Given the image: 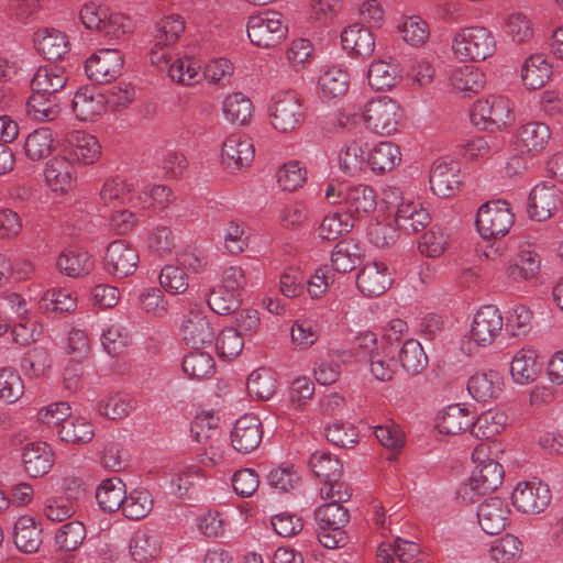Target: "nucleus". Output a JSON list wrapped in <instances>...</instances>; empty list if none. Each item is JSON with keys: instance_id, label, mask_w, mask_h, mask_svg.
Listing matches in <instances>:
<instances>
[{"instance_id": "79ce46f5", "label": "nucleus", "mask_w": 563, "mask_h": 563, "mask_svg": "<svg viewBox=\"0 0 563 563\" xmlns=\"http://www.w3.org/2000/svg\"><path fill=\"white\" fill-rule=\"evenodd\" d=\"M247 391L256 400H268L276 393V373L267 367L253 371L247 378Z\"/></svg>"}, {"instance_id": "c85d7f7f", "label": "nucleus", "mask_w": 563, "mask_h": 563, "mask_svg": "<svg viewBox=\"0 0 563 563\" xmlns=\"http://www.w3.org/2000/svg\"><path fill=\"white\" fill-rule=\"evenodd\" d=\"M402 78V68L395 59L373 62L367 71L369 86L376 91L394 88Z\"/></svg>"}, {"instance_id": "1a4fd4ad", "label": "nucleus", "mask_w": 563, "mask_h": 563, "mask_svg": "<svg viewBox=\"0 0 563 563\" xmlns=\"http://www.w3.org/2000/svg\"><path fill=\"white\" fill-rule=\"evenodd\" d=\"M512 505L523 514L538 515L549 506L551 492L540 481L518 483L511 495Z\"/></svg>"}, {"instance_id": "a211bd4d", "label": "nucleus", "mask_w": 563, "mask_h": 563, "mask_svg": "<svg viewBox=\"0 0 563 563\" xmlns=\"http://www.w3.org/2000/svg\"><path fill=\"white\" fill-rule=\"evenodd\" d=\"M391 285V277L386 264L373 262L366 264L357 274L356 286L367 297L383 295Z\"/></svg>"}, {"instance_id": "a19ab883", "label": "nucleus", "mask_w": 563, "mask_h": 563, "mask_svg": "<svg viewBox=\"0 0 563 563\" xmlns=\"http://www.w3.org/2000/svg\"><path fill=\"white\" fill-rule=\"evenodd\" d=\"M452 88L464 97H471L479 92L486 82L485 74L470 65H465L452 71L450 77Z\"/></svg>"}, {"instance_id": "bb28decb", "label": "nucleus", "mask_w": 563, "mask_h": 563, "mask_svg": "<svg viewBox=\"0 0 563 563\" xmlns=\"http://www.w3.org/2000/svg\"><path fill=\"white\" fill-rule=\"evenodd\" d=\"M346 213L354 217H362L375 211L377 206V194L374 188L367 185H356L345 189L344 200Z\"/></svg>"}, {"instance_id": "338daca9", "label": "nucleus", "mask_w": 563, "mask_h": 563, "mask_svg": "<svg viewBox=\"0 0 563 563\" xmlns=\"http://www.w3.org/2000/svg\"><path fill=\"white\" fill-rule=\"evenodd\" d=\"M325 437L329 442L342 449H353L358 443V431L345 422H334L325 428Z\"/></svg>"}, {"instance_id": "4468645a", "label": "nucleus", "mask_w": 563, "mask_h": 563, "mask_svg": "<svg viewBox=\"0 0 563 563\" xmlns=\"http://www.w3.org/2000/svg\"><path fill=\"white\" fill-rule=\"evenodd\" d=\"M263 439V426L254 415L240 417L231 431V443L239 453L247 454L256 450Z\"/></svg>"}, {"instance_id": "9d476101", "label": "nucleus", "mask_w": 563, "mask_h": 563, "mask_svg": "<svg viewBox=\"0 0 563 563\" xmlns=\"http://www.w3.org/2000/svg\"><path fill=\"white\" fill-rule=\"evenodd\" d=\"M123 65L124 58L120 51L106 48L86 60L85 73L97 84H108L121 76Z\"/></svg>"}, {"instance_id": "dca6fc26", "label": "nucleus", "mask_w": 563, "mask_h": 563, "mask_svg": "<svg viewBox=\"0 0 563 563\" xmlns=\"http://www.w3.org/2000/svg\"><path fill=\"white\" fill-rule=\"evenodd\" d=\"M510 509L499 497H490L479 505L477 519L481 528L487 534L503 532L509 523Z\"/></svg>"}, {"instance_id": "423d86ee", "label": "nucleus", "mask_w": 563, "mask_h": 563, "mask_svg": "<svg viewBox=\"0 0 563 563\" xmlns=\"http://www.w3.org/2000/svg\"><path fill=\"white\" fill-rule=\"evenodd\" d=\"M504 327V319L496 306H483L475 314L470 330V340L462 345V350L473 353L475 346H488L494 343Z\"/></svg>"}, {"instance_id": "aec40b11", "label": "nucleus", "mask_w": 563, "mask_h": 563, "mask_svg": "<svg viewBox=\"0 0 563 563\" xmlns=\"http://www.w3.org/2000/svg\"><path fill=\"white\" fill-rule=\"evenodd\" d=\"M24 471L33 478L46 475L55 463V454L46 442H32L22 453Z\"/></svg>"}, {"instance_id": "f03ea898", "label": "nucleus", "mask_w": 563, "mask_h": 563, "mask_svg": "<svg viewBox=\"0 0 563 563\" xmlns=\"http://www.w3.org/2000/svg\"><path fill=\"white\" fill-rule=\"evenodd\" d=\"M452 48L462 62H482L494 55L496 41L487 27L468 26L456 32Z\"/></svg>"}, {"instance_id": "4c0bfd02", "label": "nucleus", "mask_w": 563, "mask_h": 563, "mask_svg": "<svg viewBox=\"0 0 563 563\" xmlns=\"http://www.w3.org/2000/svg\"><path fill=\"white\" fill-rule=\"evenodd\" d=\"M125 484L119 477L107 478L101 482L96 490V499L99 507L106 512L122 510L125 498Z\"/></svg>"}, {"instance_id": "13d9d810", "label": "nucleus", "mask_w": 563, "mask_h": 563, "mask_svg": "<svg viewBox=\"0 0 563 563\" xmlns=\"http://www.w3.org/2000/svg\"><path fill=\"white\" fill-rule=\"evenodd\" d=\"M243 345L244 340L234 328L223 329L216 339L217 353L222 360H232L240 355Z\"/></svg>"}, {"instance_id": "69168bd1", "label": "nucleus", "mask_w": 563, "mask_h": 563, "mask_svg": "<svg viewBox=\"0 0 563 563\" xmlns=\"http://www.w3.org/2000/svg\"><path fill=\"white\" fill-rule=\"evenodd\" d=\"M86 538V528L80 521H70L63 525L55 536V542L60 550L74 551Z\"/></svg>"}, {"instance_id": "37998d69", "label": "nucleus", "mask_w": 563, "mask_h": 563, "mask_svg": "<svg viewBox=\"0 0 563 563\" xmlns=\"http://www.w3.org/2000/svg\"><path fill=\"white\" fill-rule=\"evenodd\" d=\"M349 82L347 73L333 66L320 75L318 86L323 98L334 99L345 95Z\"/></svg>"}, {"instance_id": "b1692460", "label": "nucleus", "mask_w": 563, "mask_h": 563, "mask_svg": "<svg viewBox=\"0 0 563 563\" xmlns=\"http://www.w3.org/2000/svg\"><path fill=\"white\" fill-rule=\"evenodd\" d=\"M503 387L504 378L497 371L475 373L467 382L470 395L479 402L498 398Z\"/></svg>"}, {"instance_id": "20e7f679", "label": "nucleus", "mask_w": 563, "mask_h": 563, "mask_svg": "<svg viewBox=\"0 0 563 563\" xmlns=\"http://www.w3.org/2000/svg\"><path fill=\"white\" fill-rule=\"evenodd\" d=\"M273 126L280 132L297 129L305 119L299 95L294 90L276 92L268 107Z\"/></svg>"}, {"instance_id": "052dcab7", "label": "nucleus", "mask_w": 563, "mask_h": 563, "mask_svg": "<svg viewBox=\"0 0 563 563\" xmlns=\"http://www.w3.org/2000/svg\"><path fill=\"white\" fill-rule=\"evenodd\" d=\"M369 363L371 372L376 379L382 382L390 380L396 365L393 345L385 346L382 351H372Z\"/></svg>"}, {"instance_id": "bf43d9fd", "label": "nucleus", "mask_w": 563, "mask_h": 563, "mask_svg": "<svg viewBox=\"0 0 563 563\" xmlns=\"http://www.w3.org/2000/svg\"><path fill=\"white\" fill-rule=\"evenodd\" d=\"M219 417L213 412H201L191 422L190 432L198 443H207L209 439L220 435Z\"/></svg>"}, {"instance_id": "0eeeda50", "label": "nucleus", "mask_w": 563, "mask_h": 563, "mask_svg": "<svg viewBox=\"0 0 563 563\" xmlns=\"http://www.w3.org/2000/svg\"><path fill=\"white\" fill-rule=\"evenodd\" d=\"M470 118L473 124L482 130H500L510 119L509 101L501 96L477 100L470 110Z\"/></svg>"}, {"instance_id": "603ef678", "label": "nucleus", "mask_w": 563, "mask_h": 563, "mask_svg": "<svg viewBox=\"0 0 563 563\" xmlns=\"http://www.w3.org/2000/svg\"><path fill=\"white\" fill-rule=\"evenodd\" d=\"M241 302L240 292L220 286L211 289L207 299L209 308L221 316L234 313L240 308Z\"/></svg>"}, {"instance_id": "680f3d73", "label": "nucleus", "mask_w": 563, "mask_h": 563, "mask_svg": "<svg viewBox=\"0 0 563 563\" xmlns=\"http://www.w3.org/2000/svg\"><path fill=\"white\" fill-rule=\"evenodd\" d=\"M364 148L361 140H351L344 144L339 155L340 168L350 175L360 172L364 164Z\"/></svg>"}, {"instance_id": "393cba45", "label": "nucleus", "mask_w": 563, "mask_h": 563, "mask_svg": "<svg viewBox=\"0 0 563 563\" xmlns=\"http://www.w3.org/2000/svg\"><path fill=\"white\" fill-rule=\"evenodd\" d=\"M342 47L357 57L367 58L375 49V37L369 27L362 24L346 26L341 33Z\"/></svg>"}, {"instance_id": "f704fd0d", "label": "nucleus", "mask_w": 563, "mask_h": 563, "mask_svg": "<svg viewBox=\"0 0 563 563\" xmlns=\"http://www.w3.org/2000/svg\"><path fill=\"white\" fill-rule=\"evenodd\" d=\"M27 115L37 121H53L60 113L59 93L48 95L43 91H32L26 102Z\"/></svg>"}, {"instance_id": "412c9836", "label": "nucleus", "mask_w": 563, "mask_h": 563, "mask_svg": "<svg viewBox=\"0 0 563 563\" xmlns=\"http://www.w3.org/2000/svg\"><path fill=\"white\" fill-rule=\"evenodd\" d=\"M76 117L81 121H95L107 107V99L95 86L81 87L71 101Z\"/></svg>"}, {"instance_id": "09e8293b", "label": "nucleus", "mask_w": 563, "mask_h": 563, "mask_svg": "<svg viewBox=\"0 0 563 563\" xmlns=\"http://www.w3.org/2000/svg\"><path fill=\"white\" fill-rule=\"evenodd\" d=\"M201 349H192L183 360V369L190 378L202 379L214 372L213 357Z\"/></svg>"}, {"instance_id": "7ed1b4c3", "label": "nucleus", "mask_w": 563, "mask_h": 563, "mask_svg": "<svg viewBox=\"0 0 563 563\" xmlns=\"http://www.w3.org/2000/svg\"><path fill=\"white\" fill-rule=\"evenodd\" d=\"M515 223V214L506 200H492L482 205L475 224L481 236L489 241L505 236Z\"/></svg>"}, {"instance_id": "5701e85b", "label": "nucleus", "mask_w": 563, "mask_h": 563, "mask_svg": "<svg viewBox=\"0 0 563 563\" xmlns=\"http://www.w3.org/2000/svg\"><path fill=\"white\" fill-rule=\"evenodd\" d=\"M37 52L48 60H63L69 53V42L65 33L56 29H41L34 34Z\"/></svg>"}, {"instance_id": "f257e3e1", "label": "nucleus", "mask_w": 563, "mask_h": 563, "mask_svg": "<svg viewBox=\"0 0 563 563\" xmlns=\"http://www.w3.org/2000/svg\"><path fill=\"white\" fill-rule=\"evenodd\" d=\"M487 446L481 444L472 453L475 467L466 483L456 490V499L461 504H475L482 496L496 490L503 483L505 471L500 463L486 459Z\"/></svg>"}, {"instance_id": "2eb2a0df", "label": "nucleus", "mask_w": 563, "mask_h": 563, "mask_svg": "<svg viewBox=\"0 0 563 563\" xmlns=\"http://www.w3.org/2000/svg\"><path fill=\"white\" fill-rule=\"evenodd\" d=\"M254 145L246 136L231 134L222 144V164L231 173L247 166L254 159Z\"/></svg>"}, {"instance_id": "6e6552de", "label": "nucleus", "mask_w": 563, "mask_h": 563, "mask_svg": "<svg viewBox=\"0 0 563 563\" xmlns=\"http://www.w3.org/2000/svg\"><path fill=\"white\" fill-rule=\"evenodd\" d=\"M399 104L387 97H382L368 101L362 118L367 126L375 133L390 135L398 130L400 121Z\"/></svg>"}, {"instance_id": "774afa93", "label": "nucleus", "mask_w": 563, "mask_h": 563, "mask_svg": "<svg viewBox=\"0 0 563 563\" xmlns=\"http://www.w3.org/2000/svg\"><path fill=\"white\" fill-rule=\"evenodd\" d=\"M77 510V503L71 497L56 496L46 500L44 506L45 517L54 522H60L70 518Z\"/></svg>"}, {"instance_id": "3c124183", "label": "nucleus", "mask_w": 563, "mask_h": 563, "mask_svg": "<svg viewBox=\"0 0 563 563\" xmlns=\"http://www.w3.org/2000/svg\"><path fill=\"white\" fill-rule=\"evenodd\" d=\"M153 508V498L146 489H134L125 498L122 505V514L131 520L145 518Z\"/></svg>"}, {"instance_id": "7c9ffc66", "label": "nucleus", "mask_w": 563, "mask_h": 563, "mask_svg": "<svg viewBox=\"0 0 563 563\" xmlns=\"http://www.w3.org/2000/svg\"><path fill=\"white\" fill-rule=\"evenodd\" d=\"M59 272L68 277L79 278L88 275L95 266L91 255L82 249H66L56 261Z\"/></svg>"}, {"instance_id": "ea45409f", "label": "nucleus", "mask_w": 563, "mask_h": 563, "mask_svg": "<svg viewBox=\"0 0 563 563\" xmlns=\"http://www.w3.org/2000/svg\"><path fill=\"white\" fill-rule=\"evenodd\" d=\"M367 164L373 172L384 174L393 170L401 162V153L393 142L384 141L376 144L368 153Z\"/></svg>"}, {"instance_id": "e2e57ef3", "label": "nucleus", "mask_w": 563, "mask_h": 563, "mask_svg": "<svg viewBox=\"0 0 563 563\" xmlns=\"http://www.w3.org/2000/svg\"><path fill=\"white\" fill-rule=\"evenodd\" d=\"M521 547L522 543L516 536L507 533L494 542L490 556L498 563H510L520 556Z\"/></svg>"}, {"instance_id": "a18cd8bd", "label": "nucleus", "mask_w": 563, "mask_h": 563, "mask_svg": "<svg viewBox=\"0 0 563 563\" xmlns=\"http://www.w3.org/2000/svg\"><path fill=\"white\" fill-rule=\"evenodd\" d=\"M507 417L501 412L488 410L474 417L471 433L481 440H490L499 434L506 426Z\"/></svg>"}, {"instance_id": "9b49d317", "label": "nucleus", "mask_w": 563, "mask_h": 563, "mask_svg": "<svg viewBox=\"0 0 563 563\" xmlns=\"http://www.w3.org/2000/svg\"><path fill=\"white\" fill-rule=\"evenodd\" d=\"M180 333L183 341L191 349L205 347L214 340V329L205 310L195 306L184 317Z\"/></svg>"}, {"instance_id": "c756f323", "label": "nucleus", "mask_w": 563, "mask_h": 563, "mask_svg": "<svg viewBox=\"0 0 563 563\" xmlns=\"http://www.w3.org/2000/svg\"><path fill=\"white\" fill-rule=\"evenodd\" d=\"M364 255V249L354 239L339 241L331 254V266L338 273H349L356 268Z\"/></svg>"}, {"instance_id": "2f4dec72", "label": "nucleus", "mask_w": 563, "mask_h": 563, "mask_svg": "<svg viewBox=\"0 0 563 563\" xmlns=\"http://www.w3.org/2000/svg\"><path fill=\"white\" fill-rule=\"evenodd\" d=\"M13 541L21 552L35 553L43 542L42 528L34 518L22 516L14 525Z\"/></svg>"}, {"instance_id": "f8f14e48", "label": "nucleus", "mask_w": 563, "mask_h": 563, "mask_svg": "<svg viewBox=\"0 0 563 563\" xmlns=\"http://www.w3.org/2000/svg\"><path fill=\"white\" fill-rule=\"evenodd\" d=\"M139 261V253L131 244L117 240L107 247L104 269L114 278H124L135 272Z\"/></svg>"}, {"instance_id": "5fc2aeb1", "label": "nucleus", "mask_w": 563, "mask_h": 563, "mask_svg": "<svg viewBox=\"0 0 563 563\" xmlns=\"http://www.w3.org/2000/svg\"><path fill=\"white\" fill-rule=\"evenodd\" d=\"M253 112L251 100L241 92L228 96L223 101V113L232 123L245 124Z\"/></svg>"}, {"instance_id": "de8ad7c7", "label": "nucleus", "mask_w": 563, "mask_h": 563, "mask_svg": "<svg viewBox=\"0 0 563 563\" xmlns=\"http://www.w3.org/2000/svg\"><path fill=\"white\" fill-rule=\"evenodd\" d=\"M57 433L62 441L73 444H85L95 435L92 424L82 418H69L64 421Z\"/></svg>"}, {"instance_id": "0e129e2a", "label": "nucleus", "mask_w": 563, "mask_h": 563, "mask_svg": "<svg viewBox=\"0 0 563 563\" xmlns=\"http://www.w3.org/2000/svg\"><path fill=\"white\" fill-rule=\"evenodd\" d=\"M320 527L344 528L350 520L349 510L341 504L328 503L314 512Z\"/></svg>"}, {"instance_id": "8fccbe9b", "label": "nucleus", "mask_w": 563, "mask_h": 563, "mask_svg": "<svg viewBox=\"0 0 563 563\" xmlns=\"http://www.w3.org/2000/svg\"><path fill=\"white\" fill-rule=\"evenodd\" d=\"M354 227L351 214L335 211L327 214L319 225V236L324 241H334L349 233Z\"/></svg>"}, {"instance_id": "4d7b16f0", "label": "nucleus", "mask_w": 563, "mask_h": 563, "mask_svg": "<svg viewBox=\"0 0 563 563\" xmlns=\"http://www.w3.org/2000/svg\"><path fill=\"white\" fill-rule=\"evenodd\" d=\"M200 65L190 57L174 58L167 73L172 80L183 85H194L199 82L201 75Z\"/></svg>"}, {"instance_id": "c03bdc74", "label": "nucleus", "mask_w": 563, "mask_h": 563, "mask_svg": "<svg viewBox=\"0 0 563 563\" xmlns=\"http://www.w3.org/2000/svg\"><path fill=\"white\" fill-rule=\"evenodd\" d=\"M161 545L158 537L150 530H139L130 541V553L134 561L144 563L157 556Z\"/></svg>"}, {"instance_id": "39448f33", "label": "nucleus", "mask_w": 563, "mask_h": 563, "mask_svg": "<svg viewBox=\"0 0 563 563\" xmlns=\"http://www.w3.org/2000/svg\"><path fill=\"white\" fill-rule=\"evenodd\" d=\"M246 30L251 42L258 47H273L287 35L283 14L277 11L250 16Z\"/></svg>"}, {"instance_id": "cd10ccee", "label": "nucleus", "mask_w": 563, "mask_h": 563, "mask_svg": "<svg viewBox=\"0 0 563 563\" xmlns=\"http://www.w3.org/2000/svg\"><path fill=\"white\" fill-rule=\"evenodd\" d=\"M68 80L65 66L48 64L37 68L31 80L32 91H43L48 95L60 93Z\"/></svg>"}, {"instance_id": "c9c22d12", "label": "nucleus", "mask_w": 563, "mask_h": 563, "mask_svg": "<svg viewBox=\"0 0 563 563\" xmlns=\"http://www.w3.org/2000/svg\"><path fill=\"white\" fill-rule=\"evenodd\" d=\"M474 423V413L460 405L449 406L442 416L438 417L437 428L443 434H460L471 431Z\"/></svg>"}, {"instance_id": "473e14b6", "label": "nucleus", "mask_w": 563, "mask_h": 563, "mask_svg": "<svg viewBox=\"0 0 563 563\" xmlns=\"http://www.w3.org/2000/svg\"><path fill=\"white\" fill-rule=\"evenodd\" d=\"M552 65L543 54L529 56L521 67L523 85L531 90L542 88L552 76Z\"/></svg>"}, {"instance_id": "e433bc0d", "label": "nucleus", "mask_w": 563, "mask_h": 563, "mask_svg": "<svg viewBox=\"0 0 563 563\" xmlns=\"http://www.w3.org/2000/svg\"><path fill=\"white\" fill-rule=\"evenodd\" d=\"M541 371L538 355L534 350L522 349L514 357L510 364V374L518 384H529L537 379Z\"/></svg>"}, {"instance_id": "864d4df0", "label": "nucleus", "mask_w": 563, "mask_h": 563, "mask_svg": "<svg viewBox=\"0 0 563 563\" xmlns=\"http://www.w3.org/2000/svg\"><path fill=\"white\" fill-rule=\"evenodd\" d=\"M53 133L48 128H41L30 133L24 143L25 154L32 161L47 157L52 152Z\"/></svg>"}, {"instance_id": "6ab92c4d", "label": "nucleus", "mask_w": 563, "mask_h": 563, "mask_svg": "<svg viewBox=\"0 0 563 563\" xmlns=\"http://www.w3.org/2000/svg\"><path fill=\"white\" fill-rule=\"evenodd\" d=\"M560 202L559 189L547 183L533 187L528 198V214L537 221H544L552 216Z\"/></svg>"}, {"instance_id": "4be33fe9", "label": "nucleus", "mask_w": 563, "mask_h": 563, "mask_svg": "<svg viewBox=\"0 0 563 563\" xmlns=\"http://www.w3.org/2000/svg\"><path fill=\"white\" fill-rule=\"evenodd\" d=\"M551 139V130L543 122L522 124L516 134V144L521 152L537 155L542 152Z\"/></svg>"}, {"instance_id": "ddd939ff", "label": "nucleus", "mask_w": 563, "mask_h": 563, "mask_svg": "<svg viewBox=\"0 0 563 563\" xmlns=\"http://www.w3.org/2000/svg\"><path fill=\"white\" fill-rule=\"evenodd\" d=\"M429 183L437 196L441 198L454 196L462 184L459 163L453 159H437L431 167Z\"/></svg>"}, {"instance_id": "6e6d98bb", "label": "nucleus", "mask_w": 563, "mask_h": 563, "mask_svg": "<svg viewBox=\"0 0 563 563\" xmlns=\"http://www.w3.org/2000/svg\"><path fill=\"white\" fill-rule=\"evenodd\" d=\"M40 307L46 312L65 314L75 311L77 301L66 289H52L44 294Z\"/></svg>"}, {"instance_id": "f3484780", "label": "nucleus", "mask_w": 563, "mask_h": 563, "mask_svg": "<svg viewBox=\"0 0 563 563\" xmlns=\"http://www.w3.org/2000/svg\"><path fill=\"white\" fill-rule=\"evenodd\" d=\"M64 154L73 162L92 164L101 154L96 136L81 131H73L66 137Z\"/></svg>"}, {"instance_id": "72a5a7b5", "label": "nucleus", "mask_w": 563, "mask_h": 563, "mask_svg": "<svg viewBox=\"0 0 563 563\" xmlns=\"http://www.w3.org/2000/svg\"><path fill=\"white\" fill-rule=\"evenodd\" d=\"M74 173L73 162L64 154L47 162L44 176L52 190L65 192L73 186Z\"/></svg>"}, {"instance_id": "58836bf2", "label": "nucleus", "mask_w": 563, "mask_h": 563, "mask_svg": "<svg viewBox=\"0 0 563 563\" xmlns=\"http://www.w3.org/2000/svg\"><path fill=\"white\" fill-rule=\"evenodd\" d=\"M308 464L313 475L322 482V485L342 477V462L328 451H316L311 454Z\"/></svg>"}, {"instance_id": "49530a36", "label": "nucleus", "mask_w": 563, "mask_h": 563, "mask_svg": "<svg viewBox=\"0 0 563 563\" xmlns=\"http://www.w3.org/2000/svg\"><path fill=\"white\" fill-rule=\"evenodd\" d=\"M398 357L402 368L411 375L421 373L428 364L427 355L420 342L415 339L404 342L398 352Z\"/></svg>"}, {"instance_id": "a878e982", "label": "nucleus", "mask_w": 563, "mask_h": 563, "mask_svg": "<svg viewBox=\"0 0 563 563\" xmlns=\"http://www.w3.org/2000/svg\"><path fill=\"white\" fill-rule=\"evenodd\" d=\"M429 212L418 202H402L398 206L395 223L399 231L406 234H416L430 223Z\"/></svg>"}]
</instances>
